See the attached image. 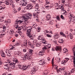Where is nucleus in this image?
Here are the masks:
<instances>
[{"instance_id":"obj_1","label":"nucleus","mask_w":75,"mask_h":75,"mask_svg":"<svg viewBox=\"0 0 75 75\" xmlns=\"http://www.w3.org/2000/svg\"><path fill=\"white\" fill-rule=\"evenodd\" d=\"M33 15L31 14H27L25 15V16H23L21 17L22 21H20L17 20L15 21V25L17 26L16 27V28H17L18 25V24H21L23 22L25 24H28V21L27 20L29 18H31Z\"/></svg>"},{"instance_id":"obj_2","label":"nucleus","mask_w":75,"mask_h":75,"mask_svg":"<svg viewBox=\"0 0 75 75\" xmlns=\"http://www.w3.org/2000/svg\"><path fill=\"white\" fill-rule=\"evenodd\" d=\"M27 4V3H26L25 1V0H23L22 3H21V4L20 5L22 6H26L27 5V6L26 7V9L27 10H31V8H32V7H33V6H32V4Z\"/></svg>"},{"instance_id":"obj_3","label":"nucleus","mask_w":75,"mask_h":75,"mask_svg":"<svg viewBox=\"0 0 75 75\" xmlns=\"http://www.w3.org/2000/svg\"><path fill=\"white\" fill-rule=\"evenodd\" d=\"M5 63L8 64L9 66V68L11 69H14L15 68V65H16V63L14 62H12L11 60H10L7 59L6 60Z\"/></svg>"},{"instance_id":"obj_4","label":"nucleus","mask_w":75,"mask_h":75,"mask_svg":"<svg viewBox=\"0 0 75 75\" xmlns=\"http://www.w3.org/2000/svg\"><path fill=\"white\" fill-rule=\"evenodd\" d=\"M31 58V55L30 54L27 53L22 57L21 59L22 60H23V61H25V60H26V59L30 60Z\"/></svg>"},{"instance_id":"obj_5","label":"nucleus","mask_w":75,"mask_h":75,"mask_svg":"<svg viewBox=\"0 0 75 75\" xmlns=\"http://www.w3.org/2000/svg\"><path fill=\"white\" fill-rule=\"evenodd\" d=\"M27 31L26 35H27L28 37H29L30 38H31L30 39H31V40H33V38H34V35H32L30 33V32H31V29H29Z\"/></svg>"},{"instance_id":"obj_6","label":"nucleus","mask_w":75,"mask_h":75,"mask_svg":"<svg viewBox=\"0 0 75 75\" xmlns=\"http://www.w3.org/2000/svg\"><path fill=\"white\" fill-rule=\"evenodd\" d=\"M16 68H19L21 69H23V71H24L27 69V67L21 64H19L18 65L16 66Z\"/></svg>"},{"instance_id":"obj_7","label":"nucleus","mask_w":75,"mask_h":75,"mask_svg":"<svg viewBox=\"0 0 75 75\" xmlns=\"http://www.w3.org/2000/svg\"><path fill=\"white\" fill-rule=\"evenodd\" d=\"M38 69V68L37 66H35L33 69H32V70L30 72V74L31 75H33L34 74H35V71H37V70Z\"/></svg>"},{"instance_id":"obj_8","label":"nucleus","mask_w":75,"mask_h":75,"mask_svg":"<svg viewBox=\"0 0 75 75\" xmlns=\"http://www.w3.org/2000/svg\"><path fill=\"white\" fill-rule=\"evenodd\" d=\"M45 64H46V61L44 59H41L39 61V64L41 66H43Z\"/></svg>"},{"instance_id":"obj_9","label":"nucleus","mask_w":75,"mask_h":75,"mask_svg":"<svg viewBox=\"0 0 75 75\" xmlns=\"http://www.w3.org/2000/svg\"><path fill=\"white\" fill-rule=\"evenodd\" d=\"M69 17V18H71V19H74L75 16H74V14L72 13H70L68 14Z\"/></svg>"},{"instance_id":"obj_10","label":"nucleus","mask_w":75,"mask_h":75,"mask_svg":"<svg viewBox=\"0 0 75 75\" xmlns=\"http://www.w3.org/2000/svg\"><path fill=\"white\" fill-rule=\"evenodd\" d=\"M75 50V47H74V48L73 49ZM73 55H74V57H73V62L74 64V66H75V51L73 50Z\"/></svg>"},{"instance_id":"obj_11","label":"nucleus","mask_w":75,"mask_h":75,"mask_svg":"<svg viewBox=\"0 0 75 75\" xmlns=\"http://www.w3.org/2000/svg\"><path fill=\"white\" fill-rule=\"evenodd\" d=\"M75 50V47H74V48L73 49ZM73 55H74V57H73V62L74 64V66H75V51L73 50Z\"/></svg>"},{"instance_id":"obj_12","label":"nucleus","mask_w":75,"mask_h":75,"mask_svg":"<svg viewBox=\"0 0 75 75\" xmlns=\"http://www.w3.org/2000/svg\"><path fill=\"white\" fill-rule=\"evenodd\" d=\"M9 64L8 63H7V64H6L4 67V69H6V70H7V69H9L10 68Z\"/></svg>"},{"instance_id":"obj_13","label":"nucleus","mask_w":75,"mask_h":75,"mask_svg":"<svg viewBox=\"0 0 75 75\" xmlns=\"http://www.w3.org/2000/svg\"><path fill=\"white\" fill-rule=\"evenodd\" d=\"M13 62L15 63L16 64H17V63H18L19 62L18 61V60L15 57L13 58Z\"/></svg>"},{"instance_id":"obj_14","label":"nucleus","mask_w":75,"mask_h":75,"mask_svg":"<svg viewBox=\"0 0 75 75\" xmlns=\"http://www.w3.org/2000/svg\"><path fill=\"white\" fill-rule=\"evenodd\" d=\"M27 45V40H26L25 42H23V45H21V47H23V45L24 47H26Z\"/></svg>"},{"instance_id":"obj_15","label":"nucleus","mask_w":75,"mask_h":75,"mask_svg":"<svg viewBox=\"0 0 75 75\" xmlns=\"http://www.w3.org/2000/svg\"><path fill=\"white\" fill-rule=\"evenodd\" d=\"M66 59V60H65L64 61H62L61 63L62 64H64V65H65V62H67V61H68L69 59L67 58H65Z\"/></svg>"},{"instance_id":"obj_16","label":"nucleus","mask_w":75,"mask_h":75,"mask_svg":"<svg viewBox=\"0 0 75 75\" xmlns=\"http://www.w3.org/2000/svg\"><path fill=\"white\" fill-rule=\"evenodd\" d=\"M56 51H61V47L60 46H56L55 48Z\"/></svg>"},{"instance_id":"obj_17","label":"nucleus","mask_w":75,"mask_h":75,"mask_svg":"<svg viewBox=\"0 0 75 75\" xmlns=\"http://www.w3.org/2000/svg\"><path fill=\"white\" fill-rule=\"evenodd\" d=\"M11 23V21L10 19H8L7 21H5V23L6 24V25H8V23Z\"/></svg>"},{"instance_id":"obj_18","label":"nucleus","mask_w":75,"mask_h":75,"mask_svg":"<svg viewBox=\"0 0 75 75\" xmlns=\"http://www.w3.org/2000/svg\"><path fill=\"white\" fill-rule=\"evenodd\" d=\"M38 55L39 57H41V56H42V55H44L43 52L42 51L40 52L38 54Z\"/></svg>"},{"instance_id":"obj_19","label":"nucleus","mask_w":75,"mask_h":75,"mask_svg":"<svg viewBox=\"0 0 75 75\" xmlns=\"http://www.w3.org/2000/svg\"><path fill=\"white\" fill-rule=\"evenodd\" d=\"M17 55L18 56H21L22 55V53L21 52L18 51L17 52Z\"/></svg>"},{"instance_id":"obj_20","label":"nucleus","mask_w":75,"mask_h":75,"mask_svg":"<svg viewBox=\"0 0 75 75\" xmlns=\"http://www.w3.org/2000/svg\"><path fill=\"white\" fill-rule=\"evenodd\" d=\"M41 41H42V43H43L44 44H47V42H46L45 40V39L44 38L41 40Z\"/></svg>"},{"instance_id":"obj_21","label":"nucleus","mask_w":75,"mask_h":75,"mask_svg":"<svg viewBox=\"0 0 75 75\" xmlns=\"http://www.w3.org/2000/svg\"><path fill=\"white\" fill-rule=\"evenodd\" d=\"M4 16H2L0 17V21H4Z\"/></svg>"},{"instance_id":"obj_22","label":"nucleus","mask_w":75,"mask_h":75,"mask_svg":"<svg viewBox=\"0 0 75 75\" xmlns=\"http://www.w3.org/2000/svg\"><path fill=\"white\" fill-rule=\"evenodd\" d=\"M4 3L6 5H11V4L9 3V1H6L4 2Z\"/></svg>"},{"instance_id":"obj_23","label":"nucleus","mask_w":75,"mask_h":75,"mask_svg":"<svg viewBox=\"0 0 75 75\" xmlns=\"http://www.w3.org/2000/svg\"><path fill=\"white\" fill-rule=\"evenodd\" d=\"M60 34L61 35H62V37H66V35H65V34L63 33L62 32H61L60 33Z\"/></svg>"},{"instance_id":"obj_24","label":"nucleus","mask_w":75,"mask_h":75,"mask_svg":"<svg viewBox=\"0 0 75 75\" xmlns=\"http://www.w3.org/2000/svg\"><path fill=\"white\" fill-rule=\"evenodd\" d=\"M44 37L42 35H40L38 38V40H41Z\"/></svg>"},{"instance_id":"obj_25","label":"nucleus","mask_w":75,"mask_h":75,"mask_svg":"<svg viewBox=\"0 0 75 75\" xmlns=\"http://www.w3.org/2000/svg\"><path fill=\"white\" fill-rule=\"evenodd\" d=\"M4 8H5V7H3L2 6H0V13H2L3 12V10L4 9Z\"/></svg>"},{"instance_id":"obj_26","label":"nucleus","mask_w":75,"mask_h":75,"mask_svg":"<svg viewBox=\"0 0 75 75\" xmlns=\"http://www.w3.org/2000/svg\"><path fill=\"white\" fill-rule=\"evenodd\" d=\"M21 45V43L20 42H16L15 45H14L15 47L16 46H19Z\"/></svg>"},{"instance_id":"obj_27","label":"nucleus","mask_w":75,"mask_h":75,"mask_svg":"<svg viewBox=\"0 0 75 75\" xmlns=\"http://www.w3.org/2000/svg\"><path fill=\"white\" fill-rule=\"evenodd\" d=\"M63 50L64 53H66V52H67L68 51V50H67V49L66 48H64L63 49Z\"/></svg>"},{"instance_id":"obj_28","label":"nucleus","mask_w":75,"mask_h":75,"mask_svg":"<svg viewBox=\"0 0 75 75\" xmlns=\"http://www.w3.org/2000/svg\"><path fill=\"white\" fill-rule=\"evenodd\" d=\"M59 35L58 34H56L54 36V38H56L57 39V38H58Z\"/></svg>"},{"instance_id":"obj_29","label":"nucleus","mask_w":75,"mask_h":75,"mask_svg":"<svg viewBox=\"0 0 75 75\" xmlns=\"http://www.w3.org/2000/svg\"><path fill=\"white\" fill-rule=\"evenodd\" d=\"M46 18L47 19V20H50V19H51V17H50V16L49 15H47V16L46 17Z\"/></svg>"},{"instance_id":"obj_30","label":"nucleus","mask_w":75,"mask_h":75,"mask_svg":"<svg viewBox=\"0 0 75 75\" xmlns=\"http://www.w3.org/2000/svg\"><path fill=\"white\" fill-rule=\"evenodd\" d=\"M6 55L7 56H8V57H11V54H10V53L7 52V51H6Z\"/></svg>"},{"instance_id":"obj_31","label":"nucleus","mask_w":75,"mask_h":75,"mask_svg":"<svg viewBox=\"0 0 75 75\" xmlns=\"http://www.w3.org/2000/svg\"><path fill=\"white\" fill-rule=\"evenodd\" d=\"M1 55L2 57L3 58H5L6 57V54L4 53H3L1 54Z\"/></svg>"},{"instance_id":"obj_32","label":"nucleus","mask_w":75,"mask_h":75,"mask_svg":"<svg viewBox=\"0 0 75 75\" xmlns=\"http://www.w3.org/2000/svg\"><path fill=\"white\" fill-rule=\"evenodd\" d=\"M9 33L10 34H11V35H13V34H14V31H13V30H10Z\"/></svg>"},{"instance_id":"obj_33","label":"nucleus","mask_w":75,"mask_h":75,"mask_svg":"<svg viewBox=\"0 0 75 75\" xmlns=\"http://www.w3.org/2000/svg\"><path fill=\"white\" fill-rule=\"evenodd\" d=\"M43 51H45V50H46L47 49V47L46 46H45L43 47V48H42Z\"/></svg>"},{"instance_id":"obj_34","label":"nucleus","mask_w":75,"mask_h":75,"mask_svg":"<svg viewBox=\"0 0 75 75\" xmlns=\"http://www.w3.org/2000/svg\"><path fill=\"white\" fill-rule=\"evenodd\" d=\"M69 35L70 39H72V37H73V36L72 35V34L71 33H70L69 35Z\"/></svg>"},{"instance_id":"obj_35","label":"nucleus","mask_w":75,"mask_h":75,"mask_svg":"<svg viewBox=\"0 0 75 75\" xmlns=\"http://www.w3.org/2000/svg\"><path fill=\"white\" fill-rule=\"evenodd\" d=\"M51 33V34H52V31H50V32H49V31H48V30H46L45 31V34L46 33Z\"/></svg>"},{"instance_id":"obj_36","label":"nucleus","mask_w":75,"mask_h":75,"mask_svg":"<svg viewBox=\"0 0 75 75\" xmlns=\"http://www.w3.org/2000/svg\"><path fill=\"white\" fill-rule=\"evenodd\" d=\"M71 9L72 8L71 7H69L67 9V11L69 12L70 11H71Z\"/></svg>"},{"instance_id":"obj_37","label":"nucleus","mask_w":75,"mask_h":75,"mask_svg":"<svg viewBox=\"0 0 75 75\" xmlns=\"http://www.w3.org/2000/svg\"><path fill=\"white\" fill-rule=\"evenodd\" d=\"M45 8H46V9H47V10H48V9H50V6L49 5L48 6H45Z\"/></svg>"},{"instance_id":"obj_38","label":"nucleus","mask_w":75,"mask_h":75,"mask_svg":"<svg viewBox=\"0 0 75 75\" xmlns=\"http://www.w3.org/2000/svg\"><path fill=\"white\" fill-rule=\"evenodd\" d=\"M65 69V67H62L61 68H59V69L60 71H64V69Z\"/></svg>"},{"instance_id":"obj_39","label":"nucleus","mask_w":75,"mask_h":75,"mask_svg":"<svg viewBox=\"0 0 75 75\" xmlns=\"http://www.w3.org/2000/svg\"><path fill=\"white\" fill-rule=\"evenodd\" d=\"M72 21V19L71 18L69 19L68 20L69 23V24H70V23H71V21Z\"/></svg>"},{"instance_id":"obj_40","label":"nucleus","mask_w":75,"mask_h":75,"mask_svg":"<svg viewBox=\"0 0 75 75\" xmlns=\"http://www.w3.org/2000/svg\"><path fill=\"white\" fill-rule=\"evenodd\" d=\"M37 30H38L37 31L38 33H39V32H40V31L41 30V29L40 28H37Z\"/></svg>"},{"instance_id":"obj_41","label":"nucleus","mask_w":75,"mask_h":75,"mask_svg":"<svg viewBox=\"0 0 75 75\" xmlns=\"http://www.w3.org/2000/svg\"><path fill=\"white\" fill-rule=\"evenodd\" d=\"M33 14L34 17L35 16H36V17H37V16H38V14L36 13H34Z\"/></svg>"},{"instance_id":"obj_42","label":"nucleus","mask_w":75,"mask_h":75,"mask_svg":"<svg viewBox=\"0 0 75 75\" xmlns=\"http://www.w3.org/2000/svg\"><path fill=\"white\" fill-rule=\"evenodd\" d=\"M54 5L56 6H58V7H59V8L60 7V6H58V5H59V4L57 3H55Z\"/></svg>"},{"instance_id":"obj_43","label":"nucleus","mask_w":75,"mask_h":75,"mask_svg":"<svg viewBox=\"0 0 75 75\" xmlns=\"http://www.w3.org/2000/svg\"><path fill=\"white\" fill-rule=\"evenodd\" d=\"M26 26L25 25H23L22 26V28H23L24 29H25L26 28Z\"/></svg>"},{"instance_id":"obj_44","label":"nucleus","mask_w":75,"mask_h":75,"mask_svg":"<svg viewBox=\"0 0 75 75\" xmlns=\"http://www.w3.org/2000/svg\"><path fill=\"white\" fill-rule=\"evenodd\" d=\"M64 11H65V12H64V13H63V14L65 15H67V11H65V10H64Z\"/></svg>"},{"instance_id":"obj_45","label":"nucleus","mask_w":75,"mask_h":75,"mask_svg":"<svg viewBox=\"0 0 75 75\" xmlns=\"http://www.w3.org/2000/svg\"><path fill=\"white\" fill-rule=\"evenodd\" d=\"M36 47H40V43H37L36 45Z\"/></svg>"},{"instance_id":"obj_46","label":"nucleus","mask_w":75,"mask_h":75,"mask_svg":"<svg viewBox=\"0 0 75 75\" xmlns=\"http://www.w3.org/2000/svg\"><path fill=\"white\" fill-rule=\"evenodd\" d=\"M18 11H22V9H21V7H20L18 8Z\"/></svg>"},{"instance_id":"obj_47","label":"nucleus","mask_w":75,"mask_h":75,"mask_svg":"<svg viewBox=\"0 0 75 75\" xmlns=\"http://www.w3.org/2000/svg\"><path fill=\"white\" fill-rule=\"evenodd\" d=\"M50 47L47 48V52H50Z\"/></svg>"},{"instance_id":"obj_48","label":"nucleus","mask_w":75,"mask_h":75,"mask_svg":"<svg viewBox=\"0 0 75 75\" xmlns=\"http://www.w3.org/2000/svg\"><path fill=\"white\" fill-rule=\"evenodd\" d=\"M35 8H37L38 9V4H36V5H35Z\"/></svg>"},{"instance_id":"obj_49","label":"nucleus","mask_w":75,"mask_h":75,"mask_svg":"<svg viewBox=\"0 0 75 75\" xmlns=\"http://www.w3.org/2000/svg\"><path fill=\"white\" fill-rule=\"evenodd\" d=\"M57 19V20L58 21H60V18L59 16H57L56 17Z\"/></svg>"},{"instance_id":"obj_50","label":"nucleus","mask_w":75,"mask_h":75,"mask_svg":"<svg viewBox=\"0 0 75 75\" xmlns=\"http://www.w3.org/2000/svg\"><path fill=\"white\" fill-rule=\"evenodd\" d=\"M60 7H59V8L61 9L62 8L61 10L62 11H63V10H64V8L62 7V6H60Z\"/></svg>"},{"instance_id":"obj_51","label":"nucleus","mask_w":75,"mask_h":75,"mask_svg":"<svg viewBox=\"0 0 75 75\" xmlns=\"http://www.w3.org/2000/svg\"><path fill=\"white\" fill-rule=\"evenodd\" d=\"M28 45L29 46H30V45H31L32 44V43L31 42H28Z\"/></svg>"},{"instance_id":"obj_52","label":"nucleus","mask_w":75,"mask_h":75,"mask_svg":"<svg viewBox=\"0 0 75 75\" xmlns=\"http://www.w3.org/2000/svg\"><path fill=\"white\" fill-rule=\"evenodd\" d=\"M29 52L30 54H32V52H33V50H29Z\"/></svg>"},{"instance_id":"obj_53","label":"nucleus","mask_w":75,"mask_h":75,"mask_svg":"<svg viewBox=\"0 0 75 75\" xmlns=\"http://www.w3.org/2000/svg\"><path fill=\"white\" fill-rule=\"evenodd\" d=\"M54 58H53L52 59V65H53V64H54Z\"/></svg>"},{"instance_id":"obj_54","label":"nucleus","mask_w":75,"mask_h":75,"mask_svg":"<svg viewBox=\"0 0 75 75\" xmlns=\"http://www.w3.org/2000/svg\"><path fill=\"white\" fill-rule=\"evenodd\" d=\"M60 43H62L63 42V39H60Z\"/></svg>"},{"instance_id":"obj_55","label":"nucleus","mask_w":75,"mask_h":75,"mask_svg":"<svg viewBox=\"0 0 75 75\" xmlns=\"http://www.w3.org/2000/svg\"><path fill=\"white\" fill-rule=\"evenodd\" d=\"M46 35L47 37H51L52 36L50 35H51L50 34V35L49 34H47Z\"/></svg>"},{"instance_id":"obj_56","label":"nucleus","mask_w":75,"mask_h":75,"mask_svg":"<svg viewBox=\"0 0 75 75\" xmlns=\"http://www.w3.org/2000/svg\"><path fill=\"white\" fill-rule=\"evenodd\" d=\"M3 29L4 30H6V26H3Z\"/></svg>"},{"instance_id":"obj_57","label":"nucleus","mask_w":75,"mask_h":75,"mask_svg":"<svg viewBox=\"0 0 75 75\" xmlns=\"http://www.w3.org/2000/svg\"><path fill=\"white\" fill-rule=\"evenodd\" d=\"M10 1L11 3H14V1H13L12 0H10Z\"/></svg>"},{"instance_id":"obj_58","label":"nucleus","mask_w":75,"mask_h":75,"mask_svg":"<svg viewBox=\"0 0 75 75\" xmlns=\"http://www.w3.org/2000/svg\"><path fill=\"white\" fill-rule=\"evenodd\" d=\"M61 18H62V19H64V16H63V15H61Z\"/></svg>"},{"instance_id":"obj_59","label":"nucleus","mask_w":75,"mask_h":75,"mask_svg":"<svg viewBox=\"0 0 75 75\" xmlns=\"http://www.w3.org/2000/svg\"><path fill=\"white\" fill-rule=\"evenodd\" d=\"M30 46L31 47V48H34V46H33V45H32V44Z\"/></svg>"},{"instance_id":"obj_60","label":"nucleus","mask_w":75,"mask_h":75,"mask_svg":"<svg viewBox=\"0 0 75 75\" xmlns=\"http://www.w3.org/2000/svg\"><path fill=\"white\" fill-rule=\"evenodd\" d=\"M13 12L14 13H17V10H16V9H13Z\"/></svg>"},{"instance_id":"obj_61","label":"nucleus","mask_w":75,"mask_h":75,"mask_svg":"<svg viewBox=\"0 0 75 75\" xmlns=\"http://www.w3.org/2000/svg\"><path fill=\"white\" fill-rule=\"evenodd\" d=\"M49 24H50L51 25H53L54 23H52V22H50V23H49Z\"/></svg>"},{"instance_id":"obj_62","label":"nucleus","mask_w":75,"mask_h":75,"mask_svg":"<svg viewBox=\"0 0 75 75\" xmlns=\"http://www.w3.org/2000/svg\"><path fill=\"white\" fill-rule=\"evenodd\" d=\"M33 28H34V29H35V30H37V28H36V27H35V26H33Z\"/></svg>"},{"instance_id":"obj_63","label":"nucleus","mask_w":75,"mask_h":75,"mask_svg":"<svg viewBox=\"0 0 75 75\" xmlns=\"http://www.w3.org/2000/svg\"><path fill=\"white\" fill-rule=\"evenodd\" d=\"M3 37V34H1L0 35V38H1Z\"/></svg>"},{"instance_id":"obj_64","label":"nucleus","mask_w":75,"mask_h":75,"mask_svg":"<svg viewBox=\"0 0 75 75\" xmlns=\"http://www.w3.org/2000/svg\"><path fill=\"white\" fill-rule=\"evenodd\" d=\"M72 22H73V23H75V19H74V18L72 19Z\"/></svg>"}]
</instances>
